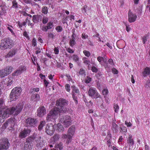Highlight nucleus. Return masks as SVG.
I'll use <instances>...</instances> for the list:
<instances>
[{
  "label": "nucleus",
  "mask_w": 150,
  "mask_h": 150,
  "mask_svg": "<svg viewBox=\"0 0 150 150\" xmlns=\"http://www.w3.org/2000/svg\"><path fill=\"white\" fill-rule=\"evenodd\" d=\"M132 136L131 134L129 135L128 139L127 140L128 143L129 144V146H132L134 144V140L132 139Z\"/></svg>",
  "instance_id": "obj_24"
},
{
  "label": "nucleus",
  "mask_w": 150,
  "mask_h": 150,
  "mask_svg": "<svg viewBox=\"0 0 150 150\" xmlns=\"http://www.w3.org/2000/svg\"><path fill=\"white\" fill-rule=\"evenodd\" d=\"M0 76L1 78H3L5 76L8 75L7 72H6L4 69L1 70L0 71Z\"/></svg>",
  "instance_id": "obj_29"
},
{
  "label": "nucleus",
  "mask_w": 150,
  "mask_h": 150,
  "mask_svg": "<svg viewBox=\"0 0 150 150\" xmlns=\"http://www.w3.org/2000/svg\"><path fill=\"white\" fill-rule=\"evenodd\" d=\"M82 12L84 14H86L87 15H90L91 14V8L88 7L86 5L84 6L82 8Z\"/></svg>",
  "instance_id": "obj_17"
},
{
  "label": "nucleus",
  "mask_w": 150,
  "mask_h": 150,
  "mask_svg": "<svg viewBox=\"0 0 150 150\" xmlns=\"http://www.w3.org/2000/svg\"><path fill=\"white\" fill-rule=\"evenodd\" d=\"M88 92V95L91 97L95 98L96 97V99L97 100L98 98H99V100L100 101L102 100L101 96L98 93L96 88L92 87H90Z\"/></svg>",
  "instance_id": "obj_5"
},
{
  "label": "nucleus",
  "mask_w": 150,
  "mask_h": 150,
  "mask_svg": "<svg viewBox=\"0 0 150 150\" xmlns=\"http://www.w3.org/2000/svg\"><path fill=\"white\" fill-rule=\"evenodd\" d=\"M33 21L34 22L36 23L37 21V16L35 15L33 16Z\"/></svg>",
  "instance_id": "obj_57"
},
{
  "label": "nucleus",
  "mask_w": 150,
  "mask_h": 150,
  "mask_svg": "<svg viewBox=\"0 0 150 150\" xmlns=\"http://www.w3.org/2000/svg\"><path fill=\"white\" fill-rule=\"evenodd\" d=\"M6 84L7 85V86H11L13 83V80L9 78L6 79Z\"/></svg>",
  "instance_id": "obj_31"
},
{
  "label": "nucleus",
  "mask_w": 150,
  "mask_h": 150,
  "mask_svg": "<svg viewBox=\"0 0 150 150\" xmlns=\"http://www.w3.org/2000/svg\"><path fill=\"white\" fill-rule=\"evenodd\" d=\"M40 98L39 95L38 94L32 95L31 96L32 100L34 101H37L39 100Z\"/></svg>",
  "instance_id": "obj_26"
},
{
  "label": "nucleus",
  "mask_w": 150,
  "mask_h": 150,
  "mask_svg": "<svg viewBox=\"0 0 150 150\" xmlns=\"http://www.w3.org/2000/svg\"><path fill=\"white\" fill-rule=\"evenodd\" d=\"M81 37L83 39H86L88 38V35L85 33H83L81 35Z\"/></svg>",
  "instance_id": "obj_52"
},
{
  "label": "nucleus",
  "mask_w": 150,
  "mask_h": 150,
  "mask_svg": "<svg viewBox=\"0 0 150 150\" xmlns=\"http://www.w3.org/2000/svg\"><path fill=\"white\" fill-rule=\"evenodd\" d=\"M112 129L114 132H116L118 131V127L117 125L115 122L112 123Z\"/></svg>",
  "instance_id": "obj_28"
},
{
  "label": "nucleus",
  "mask_w": 150,
  "mask_h": 150,
  "mask_svg": "<svg viewBox=\"0 0 150 150\" xmlns=\"http://www.w3.org/2000/svg\"><path fill=\"white\" fill-rule=\"evenodd\" d=\"M4 110L2 111V115L3 117L6 118L9 117L11 115L9 108H6L4 109Z\"/></svg>",
  "instance_id": "obj_16"
},
{
  "label": "nucleus",
  "mask_w": 150,
  "mask_h": 150,
  "mask_svg": "<svg viewBox=\"0 0 150 150\" xmlns=\"http://www.w3.org/2000/svg\"><path fill=\"white\" fill-rule=\"evenodd\" d=\"M1 22L0 21V36L2 35L4 33V30L3 28H1Z\"/></svg>",
  "instance_id": "obj_54"
},
{
  "label": "nucleus",
  "mask_w": 150,
  "mask_h": 150,
  "mask_svg": "<svg viewBox=\"0 0 150 150\" xmlns=\"http://www.w3.org/2000/svg\"><path fill=\"white\" fill-rule=\"evenodd\" d=\"M69 45L71 47H73L74 45L76 44L75 40H70L69 42Z\"/></svg>",
  "instance_id": "obj_38"
},
{
  "label": "nucleus",
  "mask_w": 150,
  "mask_h": 150,
  "mask_svg": "<svg viewBox=\"0 0 150 150\" xmlns=\"http://www.w3.org/2000/svg\"><path fill=\"white\" fill-rule=\"evenodd\" d=\"M62 138L64 139H67V142L69 143L72 140V136L69 134L68 135L63 134L62 135Z\"/></svg>",
  "instance_id": "obj_22"
},
{
  "label": "nucleus",
  "mask_w": 150,
  "mask_h": 150,
  "mask_svg": "<svg viewBox=\"0 0 150 150\" xmlns=\"http://www.w3.org/2000/svg\"><path fill=\"white\" fill-rule=\"evenodd\" d=\"M37 115L39 117H42L46 113V110L44 106L39 107L37 110Z\"/></svg>",
  "instance_id": "obj_8"
},
{
  "label": "nucleus",
  "mask_w": 150,
  "mask_h": 150,
  "mask_svg": "<svg viewBox=\"0 0 150 150\" xmlns=\"http://www.w3.org/2000/svg\"><path fill=\"white\" fill-rule=\"evenodd\" d=\"M36 146L38 147L42 148L43 146L44 145V142L43 140L41 137H38L36 139Z\"/></svg>",
  "instance_id": "obj_15"
},
{
  "label": "nucleus",
  "mask_w": 150,
  "mask_h": 150,
  "mask_svg": "<svg viewBox=\"0 0 150 150\" xmlns=\"http://www.w3.org/2000/svg\"><path fill=\"white\" fill-rule=\"evenodd\" d=\"M97 59L98 61L100 63H101V62L102 61H103L104 63H105L107 61V59L105 57H103L100 56L98 57L97 58Z\"/></svg>",
  "instance_id": "obj_32"
},
{
  "label": "nucleus",
  "mask_w": 150,
  "mask_h": 150,
  "mask_svg": "<svg viewBox=\"0 0 150 150\" xmlns=\"http://www.w3.org/2000/svg\"><path fill=\"white\" fill-rule=\"evenodd\" d=\"M26 67L24 66H22L19 67L17 70L13 73L12 75L13 76H18L26 71Z\"/></svg>",
  "instance_id": "obj_10"
},
{
  "label": "nucleus",
  "mask_w": 150,
  "mask_h": 150,
  "mask_svg": "<svg viewBox=\"0 0 150 150\" xmlns=\"http://www.w3.org/2000/svg\"><path fill=\"white\" fill-rule=\"evenodd\" d=\"M56 148H58L59 150H61L63 148V144L61 143H60L56 145L55 146Z\"/></svg>",
  "instance_id": "obj_37"
},
{
  "label": "nucleus",
  "mask_w": 150,
  "mask_h": 150,
  "mask_svg": "<svg viewBox=\"0 0 150 150\" xmlns=\"http://www.w3.org/2000/svg\"><path fill=\"white\" fill-rule=\"evenodd\" d=\"M73 89V91L76 93H79V89L76 88L75 86H71Z\"/></svg>",
  "instance_id": "obj_42"
},
{
  "label": "nucleus",
  "mask_w": 150,
  "mask_h": 150,
  "mask_svg": "<svg viewBox=\"0 0 150 150\" xmlns=\"http://www.w3.org/2000/svg\"><path fill=\"white\" fill-rule=\"evenodd\" d=\"M45 121H42L40 122V124L38 126V129L39 130H41L43 127L45 125Z\"/></svg>",
  "instance_id": "obj_34"
},
{
  "label": "nucleus",
  "mask_w": 150,
  "mask_h": 150,
  "mask_svg": "<svg viewBox=\"0 0 150 150\" xmlns=\"http://www.w3.org/2000/svg\"><path fill=\"white\" fill-rule=\"evenodd\" d=\"M83 52L85 56L88 57H89L91 55L89 51H88L84 50L83 51Z\"/></svg>",
  "instance_id": "obj_43"
},
{
  "label": "nucleus",
  "mask_w": 150,
  "mask_h": 150,
  "mask_svg": "<svg viewBox=\"0 0 150 150\" xmlns=\"http://www.w3.org/2000/svg\"><path fill=\"white\" fill-rule=\"evenodd\" d=\"M53 27V23L52 22H50L47 24V28L48 29H50L52 28Z\"/></svg>",
  "instance_id": "obj_45"
},
{
  "label": "nucleus",
  "mask_w": 150,
  "mask_h": 150,
  "mask_svg": "<svg viewBox=\"0 0 150 150\" xmlns=\"http://www.w3.org/2000/svg\"><path fill=\"white\" fill-rule=\"evenodd\" d=\"M48 36L50 38H53L54 37V36L53 33L50 32L48 33Z\"/></svg>",
  "instance_id": "obj_48"
},
{
  "label": "nucleus",
  "mask_w": 150,
  "mask_h": 150,
  "mask_svg": "<svg viewBox=\"0 0 150 150\" xmlns=\"http://www.w3.org/2000/svg\"><path fill=\"white\" fill-rule=\"evenodd\" d=\"M54 51L55 54H57L59 53V50L57 47H55L54 48Z\"/></svg>",
  "instance_id": "obj_64"
},
{
  "label": "nucleus",
  "mask_w": 150,
  "mask_h": 150,
  "mask_svg": "<svg viewBox=\"0 0 150 150\" xmlns=\"http://www.w3.org/2000/svg\"><path fill=\"white\" fill-rule=\"evenodd\" d=\"M6 106L5 105L4 100L0 99V109L5 108Z\"/></svg>",
  "instance_id": "obj_30"
},
{
  "label": "nucleus",
  "mask_w": 150,
  "mask_h": 150,
  "mask_svg": "<svg viewBox=\"0 0 150 150\" xmlns=\"http://www.w3.org/2000/svg\"><path fill=\"white\" fill-rule=\"evenodd\" d=\"M48 21V18L46 17H43L42 19V23L43 24H46Z\"/></svg>",
  "instance_id": "obj_50"
},
{
  "label": "nucleus",
  "mask_w": 150,
  "mask_h": 150,
  "mask_svg": "<svg viewBox=\"0 0 150 150\" xmlns=\"http://www.w3.org/2000/svg\"><path fill=\"white\" fill-rule=\"evenodd\" d=\"M13 69V68L12 67L8 66L6 67L4 69L6 72H7L8 74V75L11 72Z\"/></svg>",
  "instance_id": "obj_27"
},
{
  "label": "nucleus",
  "mask_w": 150,
  "mask_h": 150,
  "mask_svg": "<svg viewBox=\"0 0 150 150\" xmlns=\"http://www.w3.org/2000/svg\"><path fill=\"white\" fill-rule=\"evenodd\" d=\"M23 104L19 103L16 106H13L9 108L11 115H17L22 110L23 108Z\"/></svg>",
  "instance_id": "obj_4"
},
{
  "label": "nucleus",
  "mask_w": 150,
  "mask_h": 150,
  "mask_svg": "<svg viewBox=\"0 0 150 150\" xmlns=\"http://www.w3.org/2000/svg\"><path fill=\"white\" fill-rule=\"evenodd\" d=\"M120 128L121 129L120 130V132H126L127 131V129L126 127L123 126H120Z\"/></svg>",
  "instance_id": "obj_40"
},
{
  "label": "nucleus",
  "mask_w": 150,
  "mask_h": 150,
  "mask_svg": "<svg viewBox=\"0 0 150 150\" xmlns=\"http://www.w3.org/2000/svg\"><path fill=\"white\" fill-rule=\"evenodd\" d=\"M5 118L3 117L2 115V111L0 110V123L3 122L4 121V119Z\"/></svg>",
  "instance_id": "obj_39"
},
{
  "label": "nucleus",
  "mask_w": 150,
  "mask_h": 150,
  "mask_svg": "<svg viewBox=\"0 0 150 150\" xmlns=\"http://www.w3.org/2000/svg\"><path fill=\"white\" fill-rule=\"evenodd\" d=\"M35 119L31 118H28L26 120L25 122L27 126L31 127L35 125L37 123Z\"/></svg>",
  "instance_id": "obj_12"
},
{
  "label": "nucleus",
  "mask_w": 150,
  "mask_h": 150,
  "mask_svg": "<svg viewBox=\"0 0 150 150\" xmlns=\"http://www.w3.org/2000/svg\"><path fill=\"white\" fill-rule=\"evenodd\" d=\"M125 124L127 125V127H130L132 125V124L130 122H128L127 121H125Z\"/></svg>",
  "instance_id": "obj_60"
},
{
  "label": "nucleus",
  "mask_w": 150,
  "mask_h": 150,
  "mask_svg": "<svg viewBox=\"0 0 150 150\" xmlns=\"http://www.w3.org/2000/svg\"><path fill=\"white\" fill-rule=\"evenodd\" d=\"M59 112L61 113L60 109L57 107H55L50 111V114L52 117H54L57 115Z\"/></svg>",
  "instance_id": "obj_14"
},
{
  "label": "nucleus",
  "mask_w": 150,
  "mask_h": 150,
  "mask_svg": "<svg viewBox=\"0 0 150 150\" xmlns=\"http://www.w3.org/2000/svg\"><path fill=\"white\" fill-rule=\"evenodd\" d=\"M54 131V127L51 123L47 125L45 132L47 134L51 135L53 134Z\"/></svg>",
  "instance_id": "obj_9"
},
{
  "label": "nucleus",
  "mask_w": 150,
  "mask_h": 150,
  "mask_svg": "<svg viewBox=\"0 0 150 150\" xmlns=\"http://www.w3.org/2000/svg\"><path fill=\"white\" fill-rule=\"evenodd\" d=\"M137 16L135 14H133L130 10L128 12V21L130 23L133 22L136 20Z\"/></svg>",
  "instance_id": "obj_13"
},
{
  "label": "nucleus",
  "mask_w": 150,
  "mask_h": 150,
  "mask_svg": "<svg viewBox=\"0 0 150 150\" xmlns=\"http://www.w3.org/2000/svg\"><path fill=\"white\" fill-rule=\"evenodd\" d=\"M73 59L75 62H78L79 60V58L77 55H74L73 56Z\"/></svg>",
  "instance_id": "obj_46"
},
{
  "label": "nucleus",
  "mask_w": 150,
  "mask_h": 150,
  "mask_svg": "<svg viewBox=\"0 0 150 150\" xmlns=\"http://www.w3.org/2000/svg\"><path fill=\"white\" fill-rule=\"evenodd\" d=\"M54 128L55 127L56 130L57 132H63L64 131V127L60 123H58L57 124H54Z\"/></svg>",
  "instance_id": "obj_19"
},
{
  "label": "nucleus",
  "mask_w": 150,
  "mask_h": 150,
  "mask_svg": "<svg viewBox=\"0 0 150 150\" xmlns=\"http://www.w3.org/2000/svg\"><path fill=\"white\" fill-rule=\"evenodd\" d=\"M67 105V102L65 99L62 98H60L57 101L56 105L60 109L61 113H64L66 111L65 106Z\"/></svg>",
  "instance_id": "obj_2"
},
{
  "label": "nucleus",
  "mask_w": 150,
  "mask_h": 150,
  "mask_svg": "<svg viewBox=\"0 0 150 150\" xmlns=\"http://www.w3.org/2000/svg\"><path fill=\"white\" fill-rule=\"evenodd\" d=\"M12 7L13 8H18V3L15 0L13 1L12 2Z\"/></svg>",
  "instance_id": "obj_44"
},
{
  "label": "nucleus",
  "mask_w": 150,
  "mask_h": 150,
  "mask_svg": "<svg viewBox=\"0 0 150 150\" xmlns=\"http://www.w3.org/2000/svg\"><path fill=\"white\" fill-rule=\"evenodd\" d=\"M48 9L47 7L43 6L42 8V12L44 14H47L48 12Z\"/></svg>",
  "instance_id": "obj_36"
},
{
  "label": "nucleus",
  "mask_w": 150,
  "mask_h": 150,
  "mask_svg": "<svg viewBox=\"0 0 150 150\" xmlns=\"http://www.w3.org/2000/svg\"><path fill=\"white\" fill-rule=\"evenodd\" d=\"M60 135L58 134H55L53 136L52 139L54 142L57 141L60 138Z\"/></svg>",
  "instance_id": "obj_35"
},
{
  "label": "nucleus",
  "mask_w": 150,
  "mask_h": 150,
  "mask_svg": "<svg viewBox=\"0 0 150 150\" xmlns=\"http://www.w3.org/2000/svg\"><path fill=\"white\" fill-rule=\"evenodd\" d=\"M112 73L114 74H117L118 73V71L115 68H113L112 69Z\"/></svg>",
  "instance_id": "obj_63"
},
{
  "label": "nucleus",
  "mask_w": 150,
  "mask_h": 150,
  "mask_svg": "<svg viewBox=\"0 0 150 150\" xmlns=\"http://www.w3.org/2000/svg\"><path fill=\"white\" fill-rule=\"evenodd\" d=\"M83 63L86 65L89 64L90 63V61L86 57H84L82 59Z\"/></svg>",
  "instance_id": "obj_33"
},
{
  "label": "nucleus",
  "mask_w": 150,
  "mask_h": 150,
  "mask_svg": "<svg viewBox=\"0 0 150 150\" xmlns=\"http://www.w3.org/2000/svg\"><path fill=\"white\" fill-rule=\"evenodd\" d=\"M32 45L35 46L36 45V40L35 38H33L32 41Z\"/></svg>",
  "instance_id": "obj_61"
},
{
  "label": "nucleus",
  "mask_w": 150,
  "mask_h": 150,
  "mask_svg": "<svg viewBox=\"0 0 150 150\" xmlns=\"http://www.w3.org/2000/svg\"><path fill=\"white\" fill-rule=\"evenodd\" d=\"M91 81V79L89 77H87V79H86L85 80V83H90Z\"/></svg>",
  "instance_id": "obj_56"
},
{
  "label": "nucleus",
  "mask_w": 150,
  "mask_h": 150,
  "mask_svg": "<svg viewBox=\"0 0 150 150\" xmlns=\"http://www.w3.org/2000/svg\"><path fill=\"white\" fill-rule=\"evenodd\" d=\"M91 70L93 72H96L98 71V69L95 66H93L91 67Z\"/></svg>",
  "instance_id": "obj_51"
},
{
  "label": "nucleus",
  "mask_w": 150,
  "mask_h": 150,
  "mask_svg": "<svg viewBox=\"0 0 150 150\" xmlns=\"http://www.w3.org/2000/svg\"><path fill=\"white\" fill-rule=\"evenodd\" d=\"M30 132V129H24L20 132L19 134V137L21 139L25 138L29 134Z\"/></svg>",
  "instance_id": "obj_11"
},
{
  "label": "nucleus",
  "mask_w": 150,
  "mask_h": 150,
  "mask_svg": "<svg viewBox=\"0 0 150 150\" xmlns=\"http://www.w3.org/2000/svg\"><path fill=\"white\" fill-rule=\"evenodd\" d=\"M18 25L20 27H22L23 25L25 26L26 25V22H24L22 23H20V22H19L18 23Z\"/></svg>",
  "instance_id": "obj_59"
},
{
  "label": "nucleus",
  "mask_w": 150,
  "mask_h": 150,
  "mask_svg": "<svg viewBox=\"0 0 150 150\" xmlns=\"http://www.w3.org/2000/svg\"><path fill=\"white\" fill-rule=\"evenodd\" d=\"M59 121L62 123L65 127H68L72 123L71 118L68 115H64L60 117Z\"/></svg>",
  "instance_id": "obj_6"
},
{
  "label": "nucleus",
  "mask_w": 150,
  "mask_h": 150,
  "mask_svg": "<svg viewBox=\"0 0 150 150\" xmlns=\"http://www.w3.org/2000/svg\"><path fill=\"white\" fill-rule=\"evenodd\" d=\"M150 73V68L146 67L142 73V75L144 76H146L149 75Z\"/></svg>",
  "instance_id": "obj_25"
},
{
  "label": "nucleus",
  "mask_w": 150,
  "mask_h": 150,
  "mask_svg": "<svg viewBox=\"0 0 150 150\" xmlns=\"http://www.w3.org/2000/svg\"><path fill=\"white\" fill-rule=\"evenodd\" d=\"M22 91L21 88L20 87H16L13 89L10 94V101L16 100L20 97Z\"/></svg>",
  "instance_id": "obj_1"
},
{
  "label": "nucleus",
  "mask_w": 150,
  "mask_h": 150,
  "mask_svg": "<svg viewBox=\"0 0 150 150\" xmlns=\"http://www.w3.org/2000/svg\"><path fill=\"white\" fill-rule=\"evenodd\" d=\"M75 131V127L74 126H72L69 128L68 131V134L71 136L73 135Z\"/></svg>",
  "instance_id": "obj_23"
},
{
  "label": "nucleus",
  "mask_w": 150,
  "mask_h": 150,
  "mask_svg": "<svg viewBox=\"0 0 150 150\" xmlns=\"http://www.w3.org/2000/svg\"><path fill=\"white\" fill-rule=\"evenodd\" d=\"M17 50L16 49L11 50L7 54L6 57V58L12 57L15 54Z\"/></svg>",
  "instance_id": "obj_21"
},
{
  "label": "nucleus",
  "mask_w": 150,
  "mask_h": 150,
  "mask_svg": "<svg viewBox=\"0 0 150 150\" xmlns=\"http://www.w3.org/2000/svg\"><path fill=\"white\" fill-rule=\"evenodd\" d=\"M8 25V26L7 27V29L11 32L13 35H15V34L13 30V27L11 25Z\"/></svg>",
  "instance_id": "obj_41"
},
{
  "label": "nucleus",
  "mask_w": 150,
  "mask_h": 150,
  "mask_svg": "<svg viewBox=\"0 0 150 150\" xmlns=\"http://www.w3.org/2000/svg\"><path fill=\"white\" fill-rule=\"evenodd\" d=\"M55 29L58 32H61L62 30V26H58L56 27Z\"/></svg>",
  "instance_id": "obj_47"
},
{
  "label": "nucleus",
  "mask_w": 150,
  "mask_h": 150,
  "mask_svg": "<svg viewBox=\"0 0 150 150\" xmlns=\"http://www.w3.org/2000/svg\"><path fill=\"white\" fill-rule=\"evenodd\" d=\"M52 116L50 114H49L47 115V116L46 117V120H47V122H49L52 119Z\"/></svg>",
  "instance_id": "obj_49"
},
{
  "label": "nucleus",
  "mask_w": 150,
  "mask_h": 150,
  "mask_svg": "<svg viewBox=\"0 0 150 150\" xmlns=\"http://www.w3.org/2000/svg\"><path fill=\"white\" fill-rule=\"evenodd\" d=\"M32 146L31 144V142L29 141H26L24 143V150H31Z\"/></svg>",
  "instance_id": "obj_20"
},
{
  "label": "nucleus",
  "mask_w": 150,
  "mask_h": 150,
  "mask_svg": "<svg viewBox=\"0 0 150 150\" xmlns=\"http://www.w3.org/2000/svg\"><path fill=\"white\" fill-rule=\"evenodd\" d=\"M102 93L103 95H106L108 93V90L107 89H104L102 91Z\"/></svg>",
  "instance_id": "obj_62"
},
{
  "label": "nucleus",
  "mask_w": 150,
  "mask_h": 150,
  "mask_svg": "<svg viewBox=\"0 0 150 150\" xmlns=\"http://www.w3.org/2000/svg\"><path fill=\"white\" fill-rule=\"evenodd\" d=\"M13 45V41L9 39H6L1 41L0 48L2 50L10 48Z\"/></svg>",
  "instance_id": "obj_3"
},
{
  "label": "nucleus",
  "mask_w": 150,
  "mask_h": 150,
  "mask_svg": "<svg viewBox=\"0 0 150 150\" xmlns=\"http://www.w3.org/2000/svg\"><path fill=\"white\" fill-rule=\"evenodd\" d=\"M115 109V112H117L119 110V106L117 105H115L114 107Z\"/></svg>",
  "instance_id": "obj_58"
},
{
  "label": "nucleus",
  "mask_w": 150,
  "mask_h": 150,
  "mask_svg": "<svg viewBox=\"0 0 150 150\" xmlns=\"http://www.w3.org/2000/svg\"><path fill=\"white\" fill-rule=\"evenodd\" d=\"M7 127H8V125L7 122V120L6 122H5L3 125L2 127L3 129H6Z\"/></svg>",
  "instance_id": "obj_53"
},
{
  "label": "nucleus",
  "mask_w": 150,
  "mask_h": 150,
  "mask_svg": "<svg viewBox=\"0 0 150 150\" xmlns=\"http://www.w3.org/2000/svg\"><path fill=\"white\" fill-rule=\"evenodd\" d=\"M8 127L12 128L15 125L16 121L15 118H10L7 120Z\"/></svg>",
  "instance_id": "obj_18"
},
{
  "label": "nucleus",
  "mask_w": 150,
  "mask_h": 150,
  "mask_svg": "<svg viewBox=\"0 0 150 150\" xmlns=\"http://www.w3.org/2000/svg\"><path fill=\"white\" fill-rule=\"evenodd\" d=\"M70 86L69 84H67L65 86V88L66 91L68 92L70 91Z\"/></svg>",
  "instance_id": "obj_55"
},
{
  "label": "nucleus",
  "mask_w": 150,
  "mask_h": 150,
  "mask_svg": "<svg viewBox=\"0 0 150 150\" xmlns=\"http://www.w3.org/2000/svg\"><path fill=\"white\" fill-rule=\"evenodd\" d=\"M10 146V144L7 139H0V150H7Z\"/></svg>",
  "instance_id": "obj_7"
}]
</instances>
